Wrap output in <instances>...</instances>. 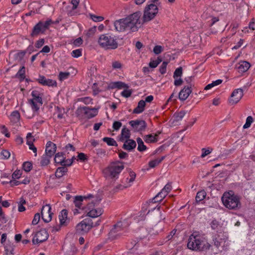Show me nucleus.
I'll list each match as a JSON object with an SVG mask.
<instances>
[{
  "label": "nucleus",
  "instance_id": "obj_2",
  "mask_svg": "<svg viewBox=\"0 0 255 255\" xmlns=\"http://www.w3.org/2000/svg\"><path fill=\"white\" fill-rule=\"evenodd\" d=\"M126 18L129 26V31L131 32L138 31L143 24L145 23L143 22L142 13L139 11L128 15Z\"/></svg>",
  "mask_w": 255,
  "mask_h": 255
},
{
  "label": "nucleus",
  "instance_id": "obj_60",
  "mask_svg": "<svg viewBox=\"0 0 255 255\" xmlns=\"http://www.w3.org/2000/svg\"><path fill=\"white\" fill-rule=\"evenodd\" d=\"M1 132L2 134H4L7 137H9L10 136V134L8 131L7 128L5 126L3 125L1 126Z\"/></svg>",
  "mask_w": 255,
  "mask_h": 255
},
{
  "label": "nucleus",
  "instance_id": "obj_14",
  "mask_svg": "<svg viewBox=\"0 0 255 255\" xmlns=\"http://www.w3.org/2000/svg\"><path fill=\"white\" fill-rule=\"evenodd\" d=\"M49 235L45 229H41L37 232L32 239L33 244H38L42 243L48 238Z\"/></svg>",
  "mask_w": 255,
  "mask_h": 255
},
{
  "label": "nucleus",
  "instance_id": "obj_3",
  "mask_svg": "<svg viewBox=\"0 0 255 255\" xmlns=\"http://www.w3.org/2000/svg\"><path fill=\"white\" fill-rule=\"evenodd\" d=\"M222 201L224 205L229 209L236 210L241 206L239 198L232 191L225 192L222 196Z\"/></svg>",
  "mask_w": 255,
  "mask_h": 255
},
{
  "label": "nucleus",
  "instance_id": "obj_30",
  "mask_svg": "<svg viewBox=\"0 0 255 255\" xmlns=\"http://www.w3.org/2000/svg\"><path fill=\"white\" fill-rule=\"evenodd\" d=\"M65 158L63 153L58 152L55 154L54 158L55 162L62 165Z\"/></svg>",
  "mask_w": 255,
  "mask_h": 255
},
{
  "label": "nucleus",
  "instance_id": "obj_38",
  "mask_svg": "<svg viewBox=\"0 0 255 255\" xmlns=\"http://www.w3.org/2000/svg\"><path fill=\"white\" fill-rule=\"evenodd\" d=\"M186 114V112L184 111H180L178 113H175L173 117L174 121L178 122L181 121Z\"/></svg>",
  "mask_w": 255,
  "mask_h": 255
},
{
  "label": "nucleus",
  "instance_id": "obj_20",
  "mask_svg": "<svg viewBox=\"0 0 255 255\" xmlns=\"http://www.w3.org/2000/svg\"><path fill=\"white\" fill-rule=\"evenodd\" d=\"M191 92L192 90L191 86L184 87V88L179 93V99L181 101L185 100L187 99Z\"/></svg>",
  "mask_w": 255,
  "mask_h": 255
},
{
  "label": "nucleus",
  "instance_id": "obj_56",
  "mask_svg": "<svg viewBox=\"0 0 255 255\" xmlns=\"http://www.w3.org/2000/svg\"><path fill=\"white\" fill-rule=\"evenodd\" d=\"M40 214L38 213L35 214L34 216V218L32 221V224L33 225H37L38 223V222L40 220Z\"/></svg>",
  "mask_w": 255,
  "mask_h": 255
},
{
  "label": "nucleus",
  "instance_id": "obj_58",
  "mask_svg": "<svg viewBox=\"0 0 255 255\" xmlns=\"http://www.w3.org/2000/svg\"><path fill=\"white\" fill-rule=\"evenodd\" d=\"M153 51L155 54H159L163 51V47L160 45H156L154 46Z\"/></svg>",
  "mask_w": 255,
  "mask_h": 255
},
{
  "label": "nucleus",
  "instance_id": "obj_46",
  "mask_svg": "<svg viewBox=\"0 0 255 255\" xmlns=\"http://www.w3.org/2000/svg\"><path fill=\"white\" fill-rule=\"evenodd\" d=\"M32 163L30 162H24L22 165V168L26 172H29L32 168Z\"/></svg>",
  "mask_w": 255,
  "mask_h": 255
},
{
  "label": "nucleus",
  "instance_id": "obj_33",
  "mask_svg": "<svg viewBox=\"0 0 255 255\" xmlns=\"http://www.w3.org/2000/svg\"><path fill=\"white\" fill-rule=\"evenodd\" d=\"M136 177V174L134 172L130 170L129 171V177H127L126 179V182L127 183L126 185L130 184V186L133 182L134 181Z\"/></svg>",
  "mask_w": 255,
  "mask_h": 255
},
{
  "label": "nucleus",
  "instance_id": "obj_24",
  "mask_svg": "<svg viewBox=\"0 0 255 255\" xmlns=\"http://www.w3.org/2000/svg\"><path fill=\"white\" fill-rule=\"evenodd\" d=\"M136 144L132 139H127L123 145V148L126 150H130L136 147Z\"/></svg>",
  "mask_w": 255,
  "mask_h": 255
},
{
  "label": "nucleus",
  "instance_id": "obj_15",
  "mask_svg": "<svg viewBox=\"0 0 255 255\" xmlns=\"http://www.w3.org/2000/svg\"><path fill=\"white\" fill-rule=\"evenodd\" d=\"M51 208L49 204H46L42 207L41 209V217L45 223L49 222L52 219L53 213L51 211Z\"/></svg>",
  "mask_w": 255,
  "mask_h": 255
},
{
  "label": "nucleus",
  "instance_id": "obj_54",
  "mask_svg": "<svg viewBox=\"0 0 255 255\" xmlns=\"http://www.w3.org/2000/svg\"><path fill=\"white\" fill-rule=\"evenodd\" d=\"M22 174V171L20 170H15L12 175V178L13 179H19Z\"/></svg>",
  "mask_w": 255,
  "mask_h": 255
},
{
  "label": "nucleus",
  "instance_id": "obj_28",
  "mask_svg": "<svg viewBox=\"0 0 255 255\" xmlns=\"http://www.w3.org/2000/svg\"><path fill=\"white\" fill-rule=\"evenodd\" d=\"M109 87L112 89L116 88L118 89H122L123 88L128 89V86L127 84L120 81L111 83L110 84Z\"/></svg>",
  "mask_w": 255,
  "mask_h": 255
},
{
  "label": "nucleus",
  "instance_id": "obj_35",
  "mask_svg": "<svg viewBox=\"0 0 255 255\" xmlns=\"http://www.w3.org/2000/svg\"><path fill=\"white\" fill-rule=\"evenodd\" d=\"M52 156H49L46 154H44L41 157L40 164L41 166H44L47 165L50 162V159Z\"/></svg>",
  "mask_w": 255,
  "mask_h": 255
},
{
  "label": "nucleus",
  "instance_id": "obj_11",
  "mask_svg": "<svg viewBox=\"0 0 255 255\" xmlns=\"http://www.w3.org/2000/svg\"><path fill=\"white\" fill-rule=\"evenodd\" d=\"M31 96L32 99L29 100V103L31 105L33 111H37L43 104L42 97L40 96V93L37 91H33L31 93Z\"/></svg>",
  "mask_w": 255,
  "mask_h": 255
},
{
  "label": "nucleus",
  "instance_id": "obj_63",
  "mask_svg": "<svg viewBox=\"0 0 255 255\" xmlns=\"http://www.w3.org/2000/svg\"><path fill=\"white\" fill-rule=\"evenodd\" d=\"M172 189V186L171 183H168L165 185L164 187L162 189L168 194Z\"/></svg>",
  "mask_w": 255,
  "mask_h": 255
},
{
  "label": "nucleus",
  "instance_id": "obj_18",
  "mask_svg": "<svg viewBox=\"0 0 255 255\" xmlns=\"http://www.w3.org/2000/svg\"><path fill=\"white\" fill-rule=\"evenodd\" d=\"M36 81L43 86L56 87L57 85L56 81L46 79L44 76H39Z\"/></svg>",
  "mask_w": 255,
  "mask_h": 255
},
{
  "label": "nucleus",
  "instance_id": "obj_61",
  "mask_svg": "<svg viewBox=\"0 0 255 255\" xmlns=\"http://www.w3.org/2000/svg\"><path fill=\"white\" fill-rule=\"evenodd\" d=\"M1 155L2 156V158L7 159L10 156V153L6 150H3L1 152Z\"/></svg>",
  "mask_w": 255,
  "mask_h": 255
},
{
  "label": "nucleus",
  "instance_id": "obj_59",
  "mask_svg": "<svg viewBox=\"0 0 255 255\" xmlns=\"http://www.w3.org/2000/svg\"><path fill=\"white\" fill-rule=\"evenodd\" d=\"M97 27L94 26L89 29L87 33V35L88 37H91L93 35L96 31Z\"/></svg>",
  "mask_w": 255,
  "mask_h": 255
},
{
  "label": "nucleus",
  "instance_id": "obj_17",
  "mask_svg": "<svg viewBox=\"0 0 255 255\" xmlns=\"http://www.w3.org/2000/svg\"><path fill=\"white\" fill-rule=\"evenodd\" d=\"M129 124L136 131L144 130L146 127V124L143 120L131 121L129 122Z\"/></svg>",
  "mask_w": 255,
  "mask_h": 255
},
{
  "label": "nucleus",
  "instance_id": "obj_5",
  "mask_svg": "<svg viewBox=\"0 0 255 255\" xmlns=\"http://www.w3.org/2000/svg\"><path fill=\"white\" fill-rule=\"evenodd\" d=\"M124 166L119 162H112L103 170V174L106 178H117Z\"/></svg>",
  "mask_w": 255,
  "mask_h": 255
},
{
  "label": "nucleus",
  "instance_id": "obj_49",
  "mask_svg": "<svg viewBox=\"0 0 255 255\" xmlns=\"http://www.w3.org/2000/svg\"><path fill=\"white\" fill-rule=\"evenodd\" d=\"M253 122V118L251 116H249L246 119V122L243 126L244 128H247L251 126V124Z\"/></svg>",
  "mask_w": 255,
  "mask_h": 255
},
{
  "label": "nucleus",
  "instance_id": "obj_7",
  "mask_svg": "<svg viewBox=\"0 0 255 255\" xmlns=\"http://www.w3.org/2000/svg\"><path fill=\"white\" fill-rule=\"evenodd\" d=\"M129 225V224L127 220L118 222L114 226V227L109 233L110 237L113 240L117 239L121 235V234H118V233L125 230L128 227Z\"/></svg>",
  "mask_w": 255,
  "mask_h": 255
},
{
  "label": "nucleus",
  "instance_id": "obj_52",
  "mask_svg": "<svg viewBox=\"0 0 255 255\" xmlns=\"http://www.w3.org/2000/svg\"><path fill=\"white\" fill-rule=\"evenodd\" d=\"M71 55L73 57L78 58L82 55L81 49H78L73 50L71 53Z\"/></svg>",
  "mask_w": 255,
  "mask_h": 255
},
{
  "label": "nucleus",
  "instance_id": "obj_44",
  "mask_svg": "<svg viewBox=\"0 0 255 255\" xmlns=\"http://www.w3.org/2000/svg\"><path fill=\"white\" fill-rule=\"evenodd\" d=\"M5 251L6 255H13V245H7L5 246Z\"/></svg>",
  "mask_w": 255,
  "mask_h": 255
},
{
  "label": "nucleus",
  "instance_id": "obj_62",
  "mask_svg": "<svg viewBox=\"0 0 255 255\" xmlns=\"http://www.w3.org/2000/svg\"><path fill=\"white\" fill-rule=\"evenodd\" d=\"M131 94V90H127V89L124 90L121 93V95L123 97H126V98H128V97H130Z\"/></svg>",
  "mask_w": 255,
  "mask_h": 255
},
{
  "label": "nucleus",
  "instance_id": "obj_10",
  "mask_svg": "<svg viewBox=\"0 0 255 255\" xmlns=\"http://www.w3.org/2000/svg\"><path fill=\"white\" fill-rule=\"evenodd\" d=\"M93 227L92 220L90 218H86L76 226V232L79 234L88 233Z\"/></svg>",
  "mask_w": 255,
  "mask_h": 255
},
{
  "label": "nucleus",
  "instance_id": "obj_55",
  "mask_svg": "<svg viewBox=\"0 0 255 255\" xmlns=\"http://www.w3.org/2000/svg\"><path fill=\"white\" fill-rule=\"evenodd\" d=\"M27 144L29 145L32 144L33 142L34 141V138L32 136L31 133H28L26 136Z\"/></svg>",
  "mask_w": 255,
  "mask_h": 255
},
{
  "label": "nucleus",
  "instance_id": "obj_50",
  "mask_svg": "<svg viewBox=\"0 0 255 255\" xmlns=\"http://www.w3.org/2000/svg\"><path fill=\"white\" fill-rule=\"evenodd\" d=\"M168 62L164 61L159 68V72L161 74H163L166 72V67L168 64Z\"/></svg>",
  "mask_w": 255,
  "mask_h": 255
},
{
  "label": "nucleus",
  "instance_id": "obj_39",
  "mask_svg": "<svg viewBox=\"0 0 255 255\" xmlns=\"http://www.w3.org/2000/svg\"><path fill=\"white\" fill-rule=\"evenodd\" d=\"M143 139L145 142L148 143L154 142L157 140L155 136L154 135H153L151 134L145 135Z\"/></svg>",
  "mask_w": 255,
  "mask_h": 255
},
{
  "label": "nucleus",
  "instance_id": "obj_19",
  "mask_svg": "<svg viewBox=\"0 0 255 255\" xmlns=\"http://www.w3.org/2000/svg\"><path fill=\"white\" fill-rule=\"evenodd\" d=\"M251 67V64L246 61H242L236 65V68L238 71L240 73H243L247 72L250 67Z\"/></svg>",
  "mask_w": 255,
  "mask_h": 255
},
{
  "label": "nucleus",
  "instance_id": "obj_64",
  "mask_svg": "<svg viewBox=\"0 0 255 255\" xmlns=\"http://www.w3.org/2000/svg\"><path fill=\"white\" fill-rule=\"evenodd\" d=\"M122 123L120 122L116 121L113 124V128L115 130H118L122 127Z\"/></svg>",
  "mask_w": 255,
  "mask_h": 255
},
{
  "label": "nucleus",
  "instance_id": "obj_22",
  "mask_svg": "<svg viewBox=\"0 0 255 255\" xmlns=\"http://www.w3.org/2000/svg\"><path fill=\"white\" fill-rule=\"evenodd\" d=\"M42 26L41 21H39L33 27L32 32L31 33V36L32 37L36 36L41 33H43L45 30Z\"/></svg>",
  "mask_w": 255,
  "mask_h": 255
},
{
  "label": "nucleus",
  "instance_id": "obj_47",
  "mask_svg": "<svg viewBox=\"0 0 255 255\" xmlns=\"http://www.w3.org/2000/svg\"><path fill=\"white\" fill-rule=\"evenodd\" d=\"M161 61L162 60L159 58L156 60H151L149 63V66L152 68H155Z\"/></svg>",
  "mask_w": 255,
  "mask_h": 255
},
{
  "label": "nucleus",
  "instance_id": "obj_45",
  "mask_svg": "<svg viewBox=\"0 0 255 255\" xmlns=\"http://www.w3.org/2000/svg\"><path fill=\"white\" fill-rule=\"evenodd\" d=\"M182 68L181 67H179L178 68H177L174 73H173V78L174 79L181 77L182 75Z\"/></svg>",
  "mask_w": 255,
  "mask_h": 255
},
{
  "label": "nucleus",
  "instance_id": "obj_41",
  "mask_svg": "<svg viewBox=\"0 0 255 255\" xmlns=\"http://www.w3.org/2000/svg\"><path fill=\"white\" fill-rule=\"evenodd\" d=\"M25 67L23 66L17 73L15 75L16 78L20 79V81L24 80L25 78Z\"/></svg>",
  "mask_w": 255,
  "mask_h": 255
},
{
  "label": "nucleus",
  "instance_id": "obj_48",
  "mask_svg": "<svg viewBox=\"0 0 255 255\" xmlns=\"http://www.w3.org/2000/svg\"><path fill=\"white\" fill-rule=\"evenodd\" d=\"M25 54L24 51L17 52L14 54V58L18 61L21 60Z\"/></svg>",
  "mask_w": 255,
  "mask_h": 255
},
{
  "label": "nucleus",
  "instance_id": "obj_34",
  "mask_svg": "<svg viewBox=\"0 0 255 255\" xmlns=\"http://www.w3.org/2000/svg\"><path fill=\"white\" fill-rule=\"evenodd\" d=\"M165 158V156H162L160 158H156L154 160L150 161L149 163V166L150 168H154L157 165H158L161 161Z\"/></svg>",
  "mask_w": 255,
  "mask_h": 255
},
{
  "label": "nucleus",
  "instance_id": "obj_36",
  "mask_svg": "<svg viewBox=\"0 0 255 255\" xmlns=\"http://www.w3.org/2000/svg\"><path fill=\"white\" fill-rule=\"evenodd\" d=\"M136 141L137 142L138 146L137 149L139 151H143L146 150V146L144 144V143L142 140L140 138L138 137L136 139Z\"/></svg>",
  "mask_w": 255,
  "mask_h": 255
},
{
  "label": "nucleus",
  "instance_id": "obj_13",
  "mask_svg": "<svg viewBox=\"0 0 255 255\" xmlns=\"http://www.w3.org/2000/svg\"><path fill=\"white\" fill-rule=\"evenodd\" d=\"M115 29L117 31H129V26L126 17L117 20L114 22Z\"/></svg>",
  "mask_w": 255,
  "mask_h": 255
},
{
  "label": "nucleus",
  "instance_id": "obj_37",
  "mask_svg": "<svg viewBox=\"0 0 255 255\" xmlns=\"http://www.w3.org/2000/svg\"><path fill=\"white\" fill-rule=\"evenodd\" d=\"M206 196V193L204 190L199 191L196 196V200L197 202H200L204 200Z\"/></svg>",
  "mask_w": 255,
  "mask_h": 255
},
{
  "label": "nucleus",
  "instance_id": "obj_57",
  "mask_svg": "<svg viewBox=\"0 0 255 255\" xmlns=\"http://www.w3.org/2000/svg\"><path fill=\"white\" fill-rule=\"evenodd\" d=\"M52 23L51 20H48L44 22L41 21V24L43 28H44V30L45 31L48 28L49 26Z\"/></svg>",
  "mask_w": 255,
  "mask_h": 255
},
{
  "label": "nucleus",
  "instance_id": "obj_31",
  "mask_svg": "<svg viewBox=\"0 0 255 255\" xmlns=\"http://www.w3.org/2000/svg\"><path fill=\"white\" fill-rule=\"evenodd\" d=\"M130 137V131L126 128H124L121 132L120 140L124 141L128 139Z\"/></svg>",
  "mask_w": 255,
  "mask_h": 255
},
{
  "label": "nucleus",
  "instance_id": "obj_40",
  "mask_svg": "<svg viewBox=\"0 0 255 255\" xmlns=\"http://www.w3.org/2000/svg\"><path fill=\"white\" fill-rule=\"evenodd\" d=\"M226 239H222L219 238L218 237H215V238L213 239V242L214 245L217 247L219 248L224 242V244L226 243Z\"/></svg>",
  "mask_w": 255,
  "mask_h": 255
},
{
  "label": "nucleus",
  "instance_id": "obj_12",
  "mask_svg": "<svg viewBox=\"0 0 255 255\" xmlns=\"http://www.w3.org/2000/svg\"><path fill=\"white\" fill-rule=\"evenodd\" d=\"M95 203L92 201L87 204L86 207L85 208L86 212L87 213V216L92 217L96 218L101 215L103 213V210L100 208L95 209Z\"/></svg>",
  "mask_w": 255,
  "mask_h": 255
},
{
  "label": "nucleus",
  "instance_id": "obj_9",
  "mask_svg": "<svg viewBox=\"0 0 255 255\" xmlns=\"http://www.w3.org/2000/svg\"><path fill=\"white\" fill-rule=\"evenodd\" d=\"M93 198L92 194H89L87 196H77L74 198V204L75 208L73 210L74 215L81 213L80 211H83L85 208L83 207V202L84 200H87Z\"/></svg>",
  "mask_w": 255,
  "mask_h": 255
},
{
  "label": "nucleus",
  "instance_id": "obj_27",
  "mask_svg": "<svg viewBox=\"0 0 255 255\" xmlns=\"http://www.w3.org/2000/svg\"><path fill=\"white\" fill-rule=\"evenodd\" d=\"M145 106V101L143 100H140L138 103L137 106L133 110V113L134 114H140L142 113Z\"/></svg>",
  "mask_w": 255,
  "mask_h": 255
},
{
  "label": "nucleus",
  "instance_id": "obj_8",
  "mask_svg": "<svg viewBox=\"0 0 255 255\" xmlns=\"http://www.w3.org/2000/svg\"><path fill=\"white\" fill-rule=\"evenodd\" d=\"M98 114L96 109H90L87 107H80L76 112L77 116L80 118L90 119L95 117Z\"/></svg>",
  "mask_w": 255,
  "mask_h": 255
},
{
  "label": "nucleus",
  "instance_id": "obj_25",
  "mask_svg": "<svg viewBox=\"0 0 255 255\" xmlns=\"http://www.w3.org/2000/svg\"><path fill=\"white\" fill-rule=\"evenodd\" d=\"M167 194L164 190H162L159 192L154 198L151 199V202L156 203L162 201L166 196Z\"/></svg>",
  "mask_w": 255,
  "mask_h": 255
},
{
  "label": "nucleus",
  "instance_id": "obj_21",
  "mask_svg": "<svg viewBox=\"0 0 255 255\" xmlns=\"http://www.w3.org/2000/svg\"><path fill=\"white\" fill-rule=\"evenodd\" d=\"M56 151V145L51 141H48L46 145L45 154L52 156Z\"/></svg>",
  "mask_w": 255,
  "mask_h": 255
},
{
  "label": "nucleus",
  "instance_id": "obj_16",
  "mask_svg": "<svg viewBox=\"0 0 255 255\" xmlns=\"http://www.w3.org/2000/svg\"><path fill=\"white\" fill-rule=\"evenodd\" d=\"M243 96V90L242 89L239 88L235 89L231 95L229 100L231 105H235L238 103Z\"/></svg>",
  "mask_w": 255,
  "mask_h": 255
},
{
  "label": "nucleus",
  "instance_id": "obj_26",
  "mask_svg": "<svg viewBox=\"0 0 255 255\" xmlns=\"http://www.w3.org/2000/svg\"><path fill=\"white\" fill-rule=\"evenodd\" d=\"M111 66L112 70H121L123 67V64L119 60H114L111 63Z\"/></svg>",
  "mask_w": 255,
  "mask_h": 255
},
{
  "label": "nucleus",
  "instance_id": "obj_43",
  "mask_svg": "<svg viewBox=\"0 0 255 255\" xmlns=\"http://www.w3.org/2000/svg\"><path fill=\"white\" fill-rule=\"evenodd\" d=\"M213 148L211 147H208L207 148H203L202 149V154L201 155V158H204L207 155L210 154L213 151Z\"/></svg>",
  "mask_w": 255,
  "mask_h": 255
},
{
  "label": "nucleus",
  "instance_id": "obj_1",
  "mask_svg": "<svg viewBox=\"0 0 255 255\" xmlns=\"http://www.w3.org/2000/svg\"><path fill=\"white\" fill-rule=\"evenodd\" d=\"M187 247L193 251H206L209 250L211 245L199 232L195 231L189 236Z\"/></svg>",
  "mask_w": 255,
  "mask_h": 255
},
{
  "label": "nucleus",
  "instance_id": "obj_42",
  "mask_svg": "<svg viewBox=\"0 0 255 255\" xmlns=\"http://www.w3.org/2000/svg\"><path fill=\"white\" fill-rule=\"evenodd\" d=\"M103 141L106 142L108 145L111 146H117V142L114 139L111 137H105L103 139Z\"/></svg>",
  "mask_w": 255,
  "mask_h": 255
},
{
  "label": "nucleus",
  "instance_id": "obj_23",
  "mask_svg": "<svg viewBox=\"0 0 255 255\" xmlns=\"http://www.w3.org/2000/svg\"><path fill=\"white\" fill-rule=\"evenodd\" d=\"M67 211L66 210H63L59 215L60 220V226H66L67 224Z\"/></svg>",
  "mask_w": 255,
  "mask_h": 255
},
{
  "label": "nucleus",
  "instance_id": "obj_6",
  "mask_svg": "<svg viewBox=\"0 0 255 255\" xmlns=\"http://www.w3.org/2000/svg\"><path fill=\"white\" fill-rule=\"evenodd\" d=\"M157 6L154 3H150L146 5L143 11V22L147 23L152 20L158 13Z\"/></svg>",
  "mask_w": 255,
  "mask_h": 255
},
{
  "label": "nucleus",
  "instance_id": "obj_32",
  "mask_svg": "<svg viewBox=\"0 0 255 255\" xmlns=\"http://www.w3.org/2000/svg\"><path fill=\"white\" fill-rule=\"evenodd\" d=\"M67 169L65 167H58L55 172V176L57 178H60L67 172Z\"/></svg>",
  "mask_w": 255,
  "mask_h": 255
},
{
  "label": "nucleus",
  "instance_id": "obj_53",
  "mask_svg": "<svg viewBox=\"0 0 255 255\" xmlns=\"http://www.w3.org/2000/svg\"><path fill=\"white\" fill-rule=\"evenodd\" d=\"M91 18L95 22L102 21L104 20V17L101 16H97L94 14H90Z\"/></svg>",
  "mask_w": 255,
  "mask_h": 255
},
{
  "label": "nucleus",
  "instance_id": "obj_51",
  "mask_svg": "<svg viewBox=\"0 0 255 255\" xmlns=\"http://www.w3.org/2000/svg\"><path fill=\"white\" fill-rule=\"evenodd\" d=\"M70 75V73L69 72H60L59 74V79L60 81H63L66 79H67Z\"/></svg>",
  "mask_w": 255,
  "mask_h": 255
},
{
  "label": "nucleus",
  "instance_id": "obj_29",
  "mask_svg": "<svg viewBox=\"0 0 255 255\" xmlns=\"http://www.w3.org/2000/svg\"><path fill=\"white\" fill-rule=\"evenodd\" d=\"M20 114L18 111H15L13 112L10 116V122L13 124L18 123L20 120Z\"/></svg>",
  "mask_w": 255,
  "mask_h": 255
},
{
  "label": "nucleus",
  "instance_id": "obj_4",
  "mask_svg": "<svg viewBox=\"0 0 255 255\" xmlns=\"http://www.w3.org/2000/svg\"><path fill=\"white\" fill-rule=\"evenodd\" d=\"M98 44L105 49H116L118 47L117 38L116 36L109 34H101L98 39Z\"/></svg>",
  "mask_w": 255,
  "mask_h": 255
}]
</instances>
